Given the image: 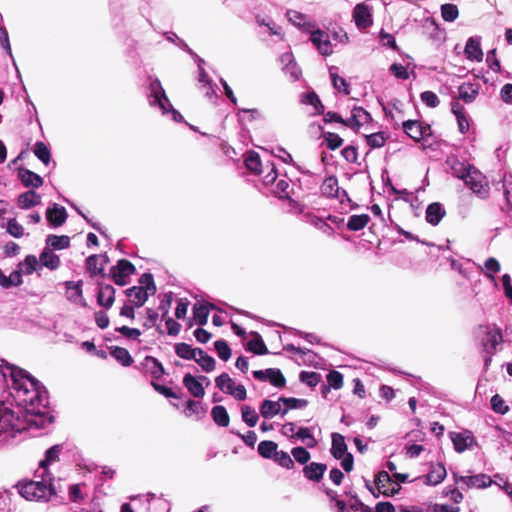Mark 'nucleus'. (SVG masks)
Returning <instances> with one entry per match:
<instances>
[{
	"mask_svg": "<svg viewBox=\"0 0 512 512\" xmlns=\"http://www.w3.org/2000/svg\"><path fill=\"white\" fill-rule=\"evenodd\" d=\"M421 101L430 108H435L439 105L438 96L432 91H424L420 95Z\"/></svg>",
	"mask_w": 512,
	"mask_h": 512,
	"instance_id": "774afa93",
	"label": "nucleus"
},
{
	"mask_svg": "<svg viewBox=\"0 0 512 512\" xmlns=\"http://www.w3.org/2000/svg\"><path fill=\"white\" fill-rule=\"evenodd\" d=\"M367 144L371 148H380L384 146L386 137L382 132H377L366 136Z\"/></svg>",
	"mask_w": 512,
	"mask_h": 512,
	"instance_id": "338daca9",
	"label": "nucleus"
},
{
	"mask_svg": "<svg viewBox=\"0 0 512 512\" xmlns=\"http://www.w3.org/2000/svg\"><path fill=\"white\" fill-rule=\"evenodd\" d=\"M36 477H40L41 480H30L26 482H19L17 484V489L19 494L29 501H47L50 496L56 495L59 491H61V487L59 485L60 480L55 482V480H48L47 476H44L43 473H36Z\"/></svg>",
	"mask_w": 512,
	"mask_h": 512,
	"instance_id": "f03ea898",
	"label": "nucleus"
},
{
	"mask_svg": "<svg viewBox=\"0 0 512 512\" xmlns=\"http://www.w3.org/2000/svg\"><path fill=\"white\" fill-rule=\"evenodd\" d=\"M353 19L359 29H366L373 24L371 7L366 3H359L353 9Z\"/></svg>",
	"mask_w": 512,
	"mask_h": 512,
	"instance_id": "6e6552de",
	"label": "nucleus"
},
{
	"mask_svg": "<svg viewBox=\"0 0 512 512\" xmlns=\"http://www.w3.org/2000/svg\"><path fill=\"white\" fill-rule=\"evenodd\" d=\"M302 102L314 107L317 114L323 113L324 106L315 92L306 93L302 96Z\"/></svg>",
	"mask_w": 512,
	"mask_h": 512,
	"instance_id": "5fc2aeb1",
	"label": "nucleus"
},
{
	"mask_svg": "<svg viewBox=\"0 0 512 512\" xmlns=\"http://www.w3.org/2000/svg\"><path fill=\"white\" fill-rule=\"evenodd\" d=\"M41 203V195L34 190H28L18 196L17 204L20 209L27 210Z\"/></svg>",
	"mask_w": 512,
	"mask_h": 512,
	"instance_id": "412c9836",
	"label": "nucleus"
},
{
	"mask_svg": "<svg viewBox=\"0 0 512 512\" xmlns=\"http://www.w3.org/2000/svg\"><path fill=\"white\" fill-rule=\"evenodd\" d=\"M445 215V210L440 203H431L426 209V221L436 226Z\"/></svg>",
	"mask_w": 512,
	"mask_h": 512,
	"instance_id": "cd10ccee",
	"label": "nucleus"
},
{
	"mask_svg": "<svg viewBox=\"0 0 512 512\" xmlns=\"http://www.w3.org/2000/svg\"><path fill=\"white\" fill-rule=\"evenodd\" d=\"M273 460L280 466L286 469H292L294 467V461L291 455L285 451H276Z\"/></svg>",
	"mask_w": 512,
	"mask_h": 512,
	"instance_id": "13d9d810",
	"label": "nucleus"
},
{
	"mask_svg": "<svg viewBox=\"0 0 512 512\" xmlns=\"http://www.w3.org/2000/svg\"><path fill=\"white\" fill-rule=\"evenodd\" d=\"M336 69H337L336 67H331L329 69L332 84H333L334 88L336 90H338L339 92H342L345 95H349L350 94L349 84L347 83V81L344 78L340 77L337 74Z\"/></svg>",
	"mask_w": 512,
	"mask_h": 512,
	"instance_id": "4c0bfd02",
	"label": "nucleus"
},
{
	"mask_svg": "<svg viewBox=\"0 0 512 512\" xmlns=\"http://www.w3.org/2000/svg\"><path fill=\"white\" fill-rule=\"evenodd\" d=\"M451 440L454 444L455 450L461 453L468 448L469 443L472 442L473 438L463 433H453L451 436Z\"/></svg>",
	"mask_w": 512,
	"mask_h": 512,
	"instance_id": "49530a36",
	"label": "nucleus"
},
{
	"mask_svg": "<svg viewBox=\"0 0 512 512\" xmlns=\"http://www.w3.org/2000/svg\"><path fill=\"white\" fill-rule=\"evenodd\" d=\"M455 483H462L467 488H486L492 484L491 478L486 474H478L473 476H457L454 474Z\"/></svg>",
	"mask_w": 512,
	"mask_h": 512,
	"instance_id": "9d476101",
	"label": "nucleus"
},
{
	"mask_svg": "<svg viewBox=\"0 0 512 512\" xmlns=\"http://www.w3.org/2000/svg\"><path fill=\"white\" fill-rule=\"evenodd\" d=\"M213 421L220 427H227L230 422L228 412L224 406L217 405L211 410Z\"/></svg>",
	"mask_w": 512,
	"mask_h": 512,
	"instance_id": "c9c22d12",
	"label": "nucleus"
},
{
	"mask_svg": "<svg viewBox=\"0 0 512 512\" xmlns=\"http://www.w3.org/2000/svg\"><path fill=\"white\" fill-rule=\"evenodd\" d=\"M403 131L413 140L420 141L426 132L429 130L428 127H424L417 120H407L402 124Z\"/></svg>",
	"mask_w": 512,
	"mask_h": 512,
	"instance_id": "4468645a",
	"label": "nucleus"
},
{
	"mask_svg": "<svg viewBox=\"0 0 512 512\" xmlns=\"http://www.w3.org/2000/svg\"><path fill=\"white\" fill-rule=\"evenodd\" d=\"M327 385H323L322 387V393L325 395L329 390L330 387L334 389H340L343 386V375L338 371H330L327 374Z\"/></svg>",
	"mask_w": 512,
	"mask_h": 512,
	"instance_id": "58836bf2",
	"label": "nucleus"
},
{
	"mask_svg": "<svg viewBox=\"0 0 512 512\" xmlns=\"http://www.w3.org/2000/svg\"><path fill=\"white\" fill-rule=\"evenodd\" d=\"M291 455L295 459V461L300 464H306L311 458L309 451H307L306 448L301 446L294 447L291 450Z\"/></svg>",
	"mask_w": 512,
	"mask_h": 512,
	"instance_id": "69168bd1",
	"label": "nucleus"
},
{
	"mask_svg": "<svg viewBox=\"0 0 512 512\" xmlns=\"http://www.w3.org/2000/svg\"><path fill=\"white\" fill-rule=\"evenodd\" d=\"M321 193L326 197L337 198L340 202H344V198L349 200L347 192L339 188L338 179L334 175L327 177L323 181Z\"/></svg>",
	"mask_w": 512,
	"mask_h": 512,
	"instance_id": "0eeeda50",
	"label": "nucleus"
},
{
	"mask_svg": "<svg viewBox=\"0 0 512 512\" xmlns=\"http://www.w3.org/2000/svg\"><path fill=\"white\" fill-rule=\"evenodd\" d=\"M370 217L367 214L352 215L347 222V228L350 231H359L367 226Z\"/></svg>",
	"mask_w": 512,
	"mask_h": 512,
	"instance_id": "a19ab883",
	"label": "nucleus"
},
{
	"mask_svg": "<svg viewBox=\"0 0 512 512\" xmlns=\"http://www.w3.org/2000/svg\"><path fill=\"white\" fill-rule=\"evenodd\" d=\"M0 374L11 380V393L18 405L16 413L5 403H0V441L8 442L25 430L43 429L51 424L48 395L45 387L27 371L0 359Z\"/></svg>",
	"mask_w": 512,
	"mask_h": 512,
	"instance_id": "f257e3e1",
	"label": "nucleus"
},
{
	"mask_svg": "<svg viewBox=\"0 0 512 512\" xmlns=\"http://www.w3.org/2000/svg\"><path fill=\"white\" fill-rule=\"evenodd\" d=\"M485 276L494 280V274L500 271V263L496 258L490 257L484 263Z\"/></svg>",
	"mask_w": 512,
	"mask_h": 512,
	"instance_id": "680f3d73",
	"label": "nucleus"
},
{
	"mask_svg": "<svg viewBox=\"0 0 512 512\" xmlns=\"http://www.w3.org/2000/svg\"><path fill=\"white\" fill-rule=\"evenodd\" d=\"M351 112L353 113V119H356L357 127L371 120L370 114L362 107L355 106Z\"/></svg>",
	"mask_w": 512,
	"mask_h": 512,
	"instance_id": "0e129e2a",
	"label": "nucleus"
},
{
	"mask_svg": "<svg viewBox=\"0 0 512 512\" xmlns=\"http://www.w3.org/2000/svg\"><path fill=\"white\" fill-rule=\"evenodd\" d=\"M22 275L19 271L15 270L6 276L0 269V286L7 289L10 287H17L22 284Z\"/></svg>",
	"mask_w": 512,
	"mask_h": 512,
	"instance_id": "473e14b6",
	"label": "nucleus"
},
{
	"mask_svg": "<svg viewBox=\"0 0 512 512\" xmlns=\"http://www.w3.org/2000/svg\"><path fill=\"white\" fill-rule=\"evenodd\" d=\"M174 348L176 355L185 360H194L197 354L202 353L201 348H193L191 345L184 342L175 344Z\"/></svg>",
	"mask_w": 512,
	"mask_h": 512,
	"instance_id": "c756f323",
	"label": "nucleus"
},
{
	"mask_svg": "<svg viewBox=\"0 0 512 512\" xmlns=\"http://www.w3.org/2000/svg\"><path fill=\"white\" fill-rule=\"evenodd\" d=\"M245 165L247 169L254 174H261L263 172L260 156L254 151L247 154L245 158Z\"/></svg>",
	"mask_w": 512,
	"mask_h": 512,
	"instance_id": "ea45409f",
	"label": "nucleus"
},
{
	"mask_svg": "<svg viewBox=\"0 0 512 512\" xmlns=\"http://www.w3.org/2000/svg\"><path fill=\"white\" fill-rule=\"evenodd\" d=\"M465 56L471 61H482L483 51L480 46V39L477 37H470L465 45L464 49Z\"/></svg>",
	"mask_w": 512,
	"mask_h": 512,
	"instance_id": "f3484780",
	"label": "nucleus"
},
{
	"mask_svg": "<svg viewBox=\"0 0 512 512\" xmlns=\"http://www.w3.org/2000/svg\"><path fill=\"white\" fill-rule=\"evenodd\" d=\"M127 296L136 307H141L148 299L150 291L144 290L143 286H134L126 290Z\"/></svg>",
	"mask_w": 512,
	"mask_h": 512,
	"instance_id": "a878e982",
	"label": "nucleus"
},
{
	"mask_svg": "<svg viewBox=\"0 0 512 512\" xmlns=\"http://www.w3.org/2000/svg\"><path fill=\"white\" fill-rule=\"evenodd\" d=\"M479 85L473 83H463L459 86V98L465 103H472L479 94Z\"/></svg>",
	"mask_w": 512,
	"mask_h": 512,
	"instance_id": "c85d7f7f",
	"label": "nucleus"
},
{
	"mask_svg": "<svg viewBox=\"0 0 512 512\" xmlns=\"http://www.w3.org/2000/svg\"><path fill=\"white\" fill-rule=\"evenodd\" d=\"M62 445H54L45 452V458L39 462V468L36 473H43L44 476L48 477V480H53L52 474L48 470V466L59 460V455L62 451Z\"/></svg>",
	"mask_w": 512,
	"mask_h": 512,
	"instance_id": "1a4fd4ad",
	"label": "nucleus"
},
{
	"mask_svg": "<svg viewBox=\"0 0 512 512\" xmlns=\"http://www.w3.org/2000/svg\"><path fill=\"white\" fill-rule=\"evenodd\" d=\"M300 381L309 387H315L321 381V375L316 372L302 371L299 375Z\"/></svg>",
	"mask_w": 512,
	"mask_h": 512,
	"instance_id": "bf43d9fd",
	"label": "nucleus"
},
{
	"mask_svg": "<svg viewBox=\"0 0 512 512\" xmlns=\"http://www.w3.org/2000/svg\"><path fill=\"white\" fill-rule=\"evenodd\" d=\"M331 454L335 459H341L347 454L345 439L339 433L332 434Z\"/></svg>",
	"mask_w": 512,
	"mask_h": 512,
	"instance_id": "7c9ffc66",
	"label": "nucleus"
},
{
	"mask_svg": "<svg viewBox=\"0 0 512 512\" xmlns=\"http://www.w3.org/2000/svg\"><path fill=\"white\" fill-rule=\"evenodd\" d=\"M39 263L50 270H56L60 266V258L51 249L45 247L39 256Z\"/></svg>",
	"mask_w": 512,
	"mask_h": 512,
	"instance_id": "393cba45",
	"label": "nucleus"
},
{
	"mask_svg": "<svg viewBox=\"0 0 512 512\" xmlns=\"http://www.w3.org/2000/svg\"><path fill=\"white\" fill-rule=\"evenodd\" d=\"M253 377L259 381H269L277 388H283L286 384V379L280 369L268 368L266 370L253 371Z\"/></svg>",
	"mask_w": 512,
	"mask_h": 512,
	"instance_id": "423d86ee",
	"label": "nucleus"
},
{
	"mask_svg": "<svg viewBox=\"0 0 512 512\" xmlns=\"http://www.w3.org/2000/svg\"><path fill=\"white\" fill-rule=\"evenodd\" d=\"M115 300V289L113 286L109 284L100 285L98 294H97V302L100 306L105 308L112 307Z\"/></svg>",
	"mask_w": 512,
	"mask_h": 512,
	"instance_id": "4be33fe9",
	"label": "nucleus"
},
{
	"mask_svg": "<svg viewBox=\"0 0 512 512\" xmlns=\"http://www.w3.org/2000/svg\"><path fill=\"white\" fill-rule=\"evenodd\" d=\"M281 403L280 398L277 401L265 399L260 405L261 416L265 419H271L278 414L282 415Z\"/></svg>",
	"mask_w": 512,
	"mask_h": 512,
	"instance_id": "5701e85b",
	"label": "nucleus"
},
{
	"mask_svg": "<svg viewBox=\"0 0 512 512\" xmlns=\"http://www.w3.org/2000/svg\"><path fill=\"white\" fill-rule=\"evenodd\" d=\"M39 260L34 255H27L25 259L19 264V272L22 274L30 275L36 271Z\"/></svg>",
	"mask_w": 512,
	"mask_h": 512,
	"instance_id": "09e8293b",
	"label": "nucleus"
},
{
	"mask_svg": "<svg viewBox=\"0 0 512 512\" xmlns=\"http://www.w3.org/2000/svg\"><path fill=\"white\" fill-rule=\"evenodd\" d=\"M135 270L130 261L126 259L119 260L111 269L113 281L119 286H125L128 283L127 278L134 274Z\"/></svg>",
	"mask_w": 512,
	"mask_h": 512,
	"instance_id": "39448f33",
	"label": "nucleus"
},
{
	"mask_svg": "<svg viewBox=\"0 0 512 512\" xmlns=\"http://www.w3.org/2000/svg\"><path fill=\"white\" fill-rule=\"evenodd\" d=\"M446 474V469L442 463L432 465L430 471L425 476L424 483L426 485L436 486L445 479Z\"/></svg>",
	"mask_w": 512,
	"mask_h": 512,
	"instance_id": "b1692460",
	"label": "nucleus"
},
{
	"mask_svg": "<svg viewBox=\"0 0 512 512\" xmlns=\"http://www.w3.org/2000/svg\"><path fill=\"white\" fill-rule=\"evenodd\" d=\"M46 248L51 250H62L70 246V238L66 235H48L46 238Z\"/></svg>",
	"mask_w": 512,
	"mask_h": 512,
	"instance_id": "2f4dec72",
	"label": "nucleus"
},
{
	"mask_svg": "<svg viewBox=\"0 0 512 512\" xmlns=\"http://www.w3.org/2000/svg\"><path fill=\"white\" fill-rule=\"evenodd\" d=\"M252 335L254 336V338L248 342L247 349L256 355L267 354L268 349H267L262 337L256 332H253Z\"/></svg>",
	"mask_w": 512,
	"mask_h": 512,
	"instance_id": "e433bc0d",
	"label": "nucleus"
},
{
	"mask_svg": "<svg viewBox=\"0 0 512 512\" xmlns=\"http://www.w3.org/2000/svg\"><path fill=\"white\" fill-rule=\"evenodd\" d=\"M241 416L243 422H245L249 427H254L259 419L255 409L249 405H243L241 407Z\"/></svg>",
	"mask_w": 512,
	"mask_h": 512,
	"instance_id": "603ef678",
	"label": "nucleus"
},
{
	"mask_svg": "<svg viewBox=\"0 0 512 512\" xmlns=\"http://www.w3.org/2000/svg\"><path fill=\"white\" fill-rule=\"evenodd\" d=\"M280 401L284 404V409L282 411V417L287 414L289 410L292 409H301L307 406L308 402L305 399H298L293 397H280Z\"/></svg>",
	"mask_w": 512,
	"mask_h": 512,
	"instance_id": "79ce46f5",
	"label": "nucleus"
},
{
	"mask_svg": "<svg viewBox=\"0 0 512 512\" xmlns=\"http://www.w3.org/2000/svg\"><path fill=\"white\" fill-rule=\"evenodd\" d=\"M277 449L278 445L274 441L264 440L258 444V453L265 459H273Z\"/></svg>",
	"mask_w": 512,
	"mask_h": 512,
	"instance_id": "37998d69",
	"label": "nucleus"
},
{
	"mask_svg": "<svg viewBox=\"0 0 512 512\" xmlns=\"http://www.w3.org/2000/svg\"><path fill=\"white\" fill-rule=\"evenodd\" d=\"M295 436L300 439L303 443L306 444L309 448H314L317 445V441L314 436L311 434L309 428L301 427L295 434Z\"/></svg>",
	"mask_w": 512,
	"mask_h": 512,
	"instance_id": "4d7b16f0",
	"label": "nucleus"
},
{
	"mask_svg": "<svg viewBox=\"0 0 512 512\" xmlns=\"http://www.w3.org/2000/svg\"><path fill=\"white\" fill-rule=\"evenodd\" d=\"M66 286V296L69 301L76 302L79 298L82 297V282H74L67 281L65 283Z\"/></svg>",
	"mask_w": 512,
	"mask_h": 512,
	"instance_id": "c03bdc74",
	"label": "nucleus"
},
{
	"mask_svg": "<svg viewBox=\"0 0 512 512\" xmlns=\"http://www.w3.org/2000/svg\"><path fill=\"white\" fill-rule=\"evenodd\" d=\"M215 384L218 389H220L222 392L230 395L232 393V390L235 386L234 381L229 376L228 373H222L215 379Z\"/></svg>",
	"mask_w": 512,
	"mask_h": 512,
	"instance_id": "a18cd8bd",
	"label": "nucleus"
},
{
	"mask_svg": "<svg viewBox=\"0 0 512 512\" xmlns=\"http://www.w3.org/2000/svg\"><path fill=\"white\" fill-rule=\"evenodd\" d=\"M391 484L392 479L387 471H380L375 476V485L379 493L383 494V490L387 489Z\"/></svg>",
	"mask_w": 512,
	"mask_h": 512,
	"instance_id": "6e6d98bb",
	"label": "nucleus"
},
{
	"mask_svg": "<svg viewBox=\"0 0 512 512\" xmlns=\"http://www.w3.org/2000/svg\"><path fill=\"white\" fill-rule=\"evenodd\" d=\"M18 177L25 187L39 188L43 184L40 175L26 168H19Z\"/></svg>",
	"mask_w": 512,
	"mask_h": 512,
	"instance_id": "aec40b11",
	"label": "nucleus"
},
{
	"mask_svg": "<svg viewBox=\"0 0 512 512\" xmlns=\"http://www.w3.org/2000/svg\"><path fill=\"white\" fill-rule=\"evenodd\" d=\"M311 42L317 47L319 52L324 55L328 56L332 54V44L329 40V36L324 31L317 29L311 33L310 36Z\"/></svg>",
	"mask_w": 512,
	"mask_h": 512,
	"instance_id": "9b49d317",
	"label": "nucleus"
},
{
	"mask_svg": "<svg viewBox=\"0 0 512 512\" xmlns=\"http://www.w3.org/2000/svg\"><path fill=\"white\" fill-rule=\"evenodd\" d=\"M46 218L51 226L59 227L63 225L67 219L66 209L58 204H53L52 207H48Z\"/></svg>",
	"mask_w": 512,
	"mask_h": 512,
	"instance_id": "2eb2a0df",
	"label": "nucleus"
},
{
	"mask_svg": "<svg viewBox=\"0 0 512 512\" xmlns=\"http://www.w3.org/2000/svg\"><path fill=\"white\" fill-rule=\"evenodd\" d=\"M148 102L151 107H157L163 115L170 114L175 122H182L183 116L173 108L159 79L149 77Z\"/></svg>",
	"mask_w": 512,
	"mask_h": 512,
	"instance_id": "7ed1b4c3",
	"label": "nucleus"
},
{
	"mask_svg": "<svg viewBox=\"0 0 512 512\" xmlns=\"http://www.w3.org/2000/svg\"><path fill=\"white\" fill-rule=\"evenodd\" d=\"M144 365L147 368V371L155 379L161 378L165 373L164 367L155 357L146 356L144 359Z\"/></svg>",
	"mask_w": 512,
	"mask_h": 512,
	"instance_id": "72a5a7b5",
	"label": "nucleus"
},
{
	"mask_svg": "<svg viewBox=\"0 0 512 512\" xmlns=\"http://www.w3.org/2000/svg\"><path fill=\"white\" fill-rule=\"evenodd\" d=\"M323 137L330 150H336L343 144V139L336 133L325 132Z\"/></svg>",
	"mask_w": 512,
	"mask_h": 512,
	"instance_id": "052dcab7",
	"label": "nucleus"
},
{
	"mask_svg": "<svg viewBox=\"0 0 512 512\" xmlns=\"http://www.w3.org/2000/svg\"><path fill=\"white\" fill-rule=\"evenodd\" d=\"M214 348L219 358L222 359L223 361H227L231 357V349L225 340L215 341Z\"/></svg>",
	"mask_w": 512,
	"mask_h": 512,
	"instance_id": "e2e57ef3",
	"label": "nucleus"
},
{
	"mask_svg": "<svg viewBox=\"0 0 512 512\" xmlns=\"http://www.w3.org/2000/svg\"><path fill=\"white\" fill-rule=\"evenodd\" d=\"M327 470V465L323 463L311 462L303 468L304 476L313 482H319Z\"/></svg>",
	"mask_w": 512,
	"mask_h": 512,
	"instance_id": "6ab92c4d",
	"label": "nucleus"
},
{
	"mask_svg": "<svg viewBox=\"0 0 512 512\" xmlns=\"http://www.w3.org/2000/svg\"><path fill=\"white\" fill-rule=\"evenodd\" d=\"M35 156L44 164L48 165L51 161V153L47 145L41 141H38L34 145Z\"/></svg>",
	"mask_w": 512,
	"mask_h": 512,
	"instance_id": "8fccbe9b",
	"label": "nucleus"
},
{
	"mask_svg": "<svg viewBox=\"0 0 512 512\" xmlns=\"http://www.w3.org/2000/svg\"><path fill=\"white\" fill-rule=\"evenodd\" d=\"M464 183L477 194H482L485 187V180L483 175L474 167L469 171V173L464 178Z\"/></svg>",
	"mask_w": 512,
	"mask_h": 512,
	"instance_id": "ddd939ff",
	"label": "nucleus"
},
{
	"mask_svg": "<svg viewBox=\"0 0 512 512\" xmlns=\"http://www.w3.org/2000/svg\"><path fill=\"white\" fill-rule=\"evenodd\" d=\"M209 308L204 304H195L193 307V317L199 326H204L208 321Z\"/></svg>",
	"mask_w": 512,
	"mask_h": 512,
	"instance_id": "3c124183",
	"label": "nucleus"
},
{
	"mask_svg": "<svg viewBox=\"0 0 512 512\" xmlns=\"http://www.w3.org/2000/svg\"><path fill=\"white\" fill-rule=\"evenodd\" d=\"M108 258L105 255H91L86 259V269L91 277L102 275L104 272V264Z\"/></svg>",
	"mask_w": 512,
	"mask_h": 512,
	"instance_id": "dca6fc26",
	"label": "nucleus"
},
{
	"mask_svg": "<svg viewBox=\"0 0 512 512\" xmlns=\"http://www.w3.org/2000/svg\"><path fill=\"white\" fill-rule=\"evenodd\" d=\"M447 164L450 166L453 176H455L461 180H464L466 175L472 169L471 165L460 161L456 157L449 158L447 160Z\"/></svg>",
	"mask_w": 512,
	"mask_h": 512,
	"instance_id": "bb28decb",
	"label": "nucleus"
},
{
	"mask_svg": "<svg viewBox=\"0 0 512 512\" xmlns=\"http://www.w3.org/2000/svg\"><path fill=\"white\" fill-rule=\"evenodd\" d=\"M183 385L188 392L195 398H202L205 395V390L199 379L190 373L183 377Z\"/></svg>",
	"mask_w": 512,
	"mask_h": 512,
	"instance_id": "a211bd4d",
	"label": "nucleus"
},
{
	"mask_svg": "<svg viewBox=\"0 0 512 512\" xmlns=\"http://www.w3.org/2000/svg\"><path fill=\"white\" fill-rule=\"evenodd\" d=\"M280 61L283 65V71L290 77L292 81H297L301 76V69L294 61L292 53H283L280 57Z\"/></svg>",
	"mask_w": 512,
	"mask_h": 512,
	"instance_id": "f8f14e48",
	"label": "nucleus"
},
{
	"mask_svg": "<svg viewBox=\"0 0 512 512\" xmlns=\"http://www.w3.org/2000/svg\"><path fill=\"white\" fill-rule=\"evenodd\" d=\"M194 361L205 371L211 372L215 369L216 362L213 357L208 355L203 349L201 354H197Z\"/></svg>",
	"mask_w": 512,
	"mask_h": 512,
	"instance_id": "de8ad7c7",
	"label": "nucleus"
},
{
	"mask_svg": "<svg viewBox=\"0 0 512 512\" xmlns=\"http://www.w3.org/2000/svg\"><path fill=\"white\" fill-rule=\"evenodd\" d=\"M110 354L115 358L121 365L128 367L133 363L132 356L126 348L112 346L110 348Z\"/></svg>",
	"mask_w": 512,
	"mask_h": 512,
	"instance_id": "f704fd0d",
	"label": "nucleus"
},
{
	"mask_svg": "<svg viewBox=\"0 0 512 512\" xmlns=\"http://www.w3.org/2000/svg\"><path fill=\"white\" fill-rule=\"evenodd\" d=\"M459 11L456 5L446 3L441 6V16L446 22H453L458 18Z\"/></svg>",
	"mask_w": 512,
	"mask_h": 512,
	"instance_id": "864d4df0",
	"label": "nucleus"
},
{
	"mask_svg": "<svg viewBox=\"0 0 512 512\" xmlns=\"http://www.w3.org/2000/svg\"><path fill=\"white\" fill-rule=\"evenodd\" d=\"M483 353L495 354L503 343L502 331L497 326L487 328L485 337L482 339Z\"/></svg>",
	"mask_w": 512,
	"mask_h": 512,
	"instance_id": "20e7f679",
	"label": "nucleus"
}]
</instances>
